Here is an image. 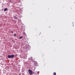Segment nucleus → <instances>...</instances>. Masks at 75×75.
Segmentation results:
<instances>
[{
    "mask_svg": "<svg viewBox=\"0 0 75 75\" xmlns=\"http://www.w3.org/2000/svg\"><path fill=\"white\" fill-rule=\"evenodd\" d=\"M28 71L30 75H31V74H32V70H31L29 69Z\"/></svg>",
    "mask_w": 75,
    "mask_h": 75,
    "instance_id": "obj_1",
    "label": "nucleus"
},
{
    "mask_svg": "<svg viewBox=\"0 0 75 75\" xmlns=\"http://www.w3.org/2000/svg\"><path fill=\"white\" fill-rule=\"evenodd\" d=\"M14 19H15V20H18V18L17 17L15 16L14 17Z\"/></svg>",
    "mask_w": 75,
    "mask_h": 75,
    "instance_id": "obj_2",
    "label": "nucleus"
},
{
    "mask_svg": "<svg viewBox=\"0 0 75 75\" xmlns=\"http://www.w3.org/2000/svg\"><path fill=\"white\" fill-rule=\"evenodd\" d=\"M8 58H11V56L10 55H8Z\"/></svg>",
    "mask_w": 75,
    "mask_h": 75,
    "instance_id": "obj_3",
    "label": "nucleus"
},
{
    "mask_svg": "<svg viewBox=\"0 0 75 75\" xmlns=\"http://www.w3.org/2000/svg\"><path fill=\"white\" fill-rule=\"evenodd\" d=\"M11 58H14V54H12L11 55Z\"/></svg>",
    "mask_w": 75,
    "mask_h": 75,
    "instance_id": "obj_4",
    "label": "nucleus"
},
{
    "mask_svg": "<svg viewBox=\"0 0 75 75\" xmlns=\"http://www.w3.org/2000/svg\"><path fill=\"white\" fill-rule=\"evenodd\" d=\"M4 11H7V8H5L4 9Z\"/></svg>",
    "mask_w": 75,
    "mask_h": 75,
    "instance_id": "obj_5",
    "label": "nucleus"
},
{
    "mask_svg": "<svg viewBox=\"0 0 75 75\" xmlns=\"http://www.w3.org/2000/svg\"><path fill=\"white\" fill-rule=\"evenodd\" d=\"M11 33H13V31L12 30H11Z\"/></svg>",
    "mask_w": 75,
    "mask_h": 75,
    "instance_id": "obj_6",
    "label": "nucleus"
},
{
    "mask_svg": "<svg viewBox=\"0 0 75 75\" xmlns=\"http://www.w3.org/2000/svg\"><path fill=\"white\" fill-rule=\"evenodd\" d=\"M56 73L54 72L53 75H56Z\"/></svg>",
    "mask_w": 75,
    "mask_h": 75,
    "instance_id": "obj_7",
    "label": "nucleus"
},
{
    "mask_svg": "<svg viewBox=\"0 0 75 75\" xmlns=\"http://www.w3.org/2000/svg\"><path fill=\"white\" fill-rule=\"evenodd\" d=\"M23 38V37L22 36L21 37H20L19 38L21 39V38Z\"/></svg>",
    "mask_w": 75,
    "mask_h": 75,
    "instance_id": "obj_8",
    "label": "nucleus"
},
{
    "mask_svg": "<svg viewBox=\"0 0 75 75\" xmlns=\"http://www.w3.org/2000/svg\"><path fill=\"white\" fill-rule=\"evenodd\" d=\"M14 36H16V34H14Z\"/></svg>",
    "mask_w": 75,
    "mask_h": 75,
    "instance_id": "obj_9",
    "label": "nucleus"
},
{
    "mask_svg": "<svg viewBox=\"0 0 75 75\" xmlns=\"http://www.w3.org/2000/svg\"><path fill=\"white\" fill-rule=\"evenodd\" d=\"M35 64H37L38 63H37V62H35Z\"/></svg>",
    "mask_w": 75,
    "mask_h": 75,
    "instance_id": "obj_10",
    "label": "nucleus"
}]
</instances>
